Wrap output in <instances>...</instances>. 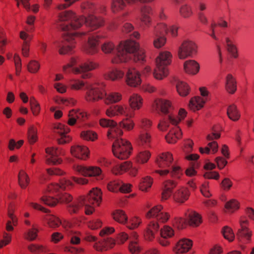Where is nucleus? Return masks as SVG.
Listing matches in <instances>:
<instances>
[{"label":"nucleus","instance_id":"nucleus-24","mask_svg":"<svg viewBox=\"0 0 254 254\" xmlns=\"http://www.w3.org/2000/svg\"><path fill=\"white\" fill-rule=\"evenodd\" d=\"M127 108L121 105H115L108 108L105 114L109 118H113L115 116L125 115L126 113Z\"/></svg>","mask_w":254,"mask_h":254},{"label":"nucleus","instance_id":"nucleus-23","mask_svg":"<svg viewBox=\"0 0 254 254\" xmlns=\"http://www.w3.org/2000/svg\"><path fill=\"white\" fill-rule=\"evenodd\" d=\"M85 17L83 16L77 17L74 16L73 18L71 20L70 25H64L62 27L63 30L69 31L70 29H76L80 28L83 23H85ZM67 32L65 33H66ZM68 33H70L69 32Z\"/></svg>","mask_w":254,"mask_h":254},{"label":"nucleus","instance_id":"nucleus-55","mask_svg":"<svg viewBox=\"0 0 254 254\" xmlns=\"http://www.w3.org/2000/svg\"><path fill=\"white\" fill-rule=\"evenodd\" d=\"M30 104L33 114L34 116H37L40 111V106L39 103L34 97H30Z\"/></svg>","mask_w":254,"mask_h":254},{"label":"nucleus","instance_id":"nucleus-44","mask_svg":"<svg viewBox=\"0 0 254 254\" xmlns=\"http://www.w3.org/2000/svg\"><path fill=\"white\" fill-rule=\"evenodd\" d=\"M123 134V130L119 127L116 126L110 128L107 133V136L109 139H119L118 137L122 136Z\"/></svg>","mask_w":254,"mask_h":254},{"label":"nucleus","instance_id":"nucleus-28","mask_svg":"<svg viewBox=\"0 0 254 254\" xmlns=\"http://www.w3.org/2000/svg\"><path fill=\"white\" fill-rule=\"evenodd\" d=\"M182 132L181 128L177 127L171 129L165 138L169 143H175L182 137Z\"/></svg>","mask_w":254,"mask_h":254},{"label":"nucleus","instance_id":"nucleus-11","mask_svg":"<svg viewBox=\"0 0 254 254\" xmlns=\"http://www.w3.org/2000/svg\"><path fill=\"white\" fill-rule=\"evenodd\" d=\"M53 130L54 132L59 134L61 138L58 139V142L60 144H63L69 142L71 138L66 134L69 132V128L64 125L61 123L56 124L54 125Z\"/></svg>","mask_w":254,"mask_h":254},{"label":"nucleus","instance_id":"nucleus-45","mask_svg":"<svg viewBox=\"0 0 254 254\" xmlns=\"http://www.w3.org/2000/svg\"><path fill=\"white\" fill-rule=\"evenodd\" d=\"M87 84L83 80L79 79H74L71 80L69 83V86L73 90H81Z\"/></svg>","mask_w":254,"mask_h":254},{"label":"nucleus","instance_id":"nucleus-33","mask_svg":"<svg viewBox=\"0 0 254 254\" xmlns=\"http://www.w3.org/2000/svg\"><path fill=\"white\" fill-rule=\"evenodd\" d=\"M205 100L204 98L199 97H194L190 100L189 105V108L190 110L195 111L200 109L204 105Z\"/></svg>","mask_w":254,"mask_h":254},{"label":"nucleus","instance_id":"nucleus-34","mask_svg":"<svg viewBox=\"0 0 254 254\" xmlns=\"http://www.w3.org/2000/svg\"><path fill=\"white\" fill-rule=\"evenodd\" d=\"M18 181L19 185L22 189H26L30 183V178L28 174L23 170L19 172Z\"/></svg>","mask_w":254,"mask_h":254},{"label":"nucleus","instance_id":"nucleus-49","mask_svg":"<svg viewBox=\"0 0 254 254\" xmlns=\"http://www.w3.org/2000/svg\"><path fill=\"white\" fill-rule=\"evenodd\" d=\"M227 50L234 58H237L238 57V51L236 46L234 45L232 42L229 38L226 39Z\"/></svg>","mask_w":254,"mask_h":254},{"label":"nucleus","instance_id":"nucleus-22","mask_svg":"<svg viewBox=\"0 0 254 254\" xmlns=\"http://www.w3.org/2000/svg\"><path fill=\"white\" fill-rule=\"evenodd\" d=\"M99 64L93 62L84 63L80 65L78 67L72 68V71L74 74H81L97 68Z\"/></svg>","mask_w":254,"mask_h":254},{"label":"nucleus","instance_id":"nucleus-5","mask_svg":"<svg viewBox=\"0 0 254 254\" xmlns=\"http://www.w3.org/2000/svg\"><path fill=\"white\" fill-rule=\"evenodd\" d=\"M197 47L191 41L183 42L178 49V55L180 59L184 60L188 57H193L197 53Z\"/></svg>","mask_w":254,"mask_h":254},{"label":"nucleus","instance_id":"nucleus-52","mask_svg":"<svg viewBox=\"0 0 254 254\" xmlns=\"http://www.w3.org/2000/svg\"><path fill=\"white\" fill-rule=\"evenodd\" d=\"M151 156V153L149 151H143L139 152L137 157L136 161L137 162L144 164L146 163Z\"/></svg>","mask_w":254,"mask_h":254},{"label":"nucleus","instance_id":"nucleus-16","mask_svg":"<svg viewBox=\"0 0 254 254\" xmlns=\"http://www.w3.org/2000/svg\"><path fill=\"white\" fill-rule=\"evenodd\" d=\"M99 37L93 35L88 38L87 43L83 47V51L89 55H94L98 52Z\"/></svg>","mask_w":254,"mask_h":254},{"label":"nucleus","instance_id":"nucleus-12","mask_svg":"<svg viewBox=\"0 0 254 254\" xmlns=\"http://www.w3.org/2000/svg\"><path fill=\"white\" fill-rule=\"evenodd\" d=\"M139 19L141 25L144 27H149L152 23L151 15L153 14V9L150 6L144 5L140 8Z\"/></svg>","mask_w":254,"mask_h":254},{"label":"nucleus","instance_id":"nucleus-43","mask_svg":"<svg viewBox=\"0 0 254 254\" xmlns=\"http://www.w3.org/2000/svg\"><path fill=\"white\" fill-rule=\"evenodd\" d=\"M67 234L70 238V243L71 244L78 245L80 243V232L71 230L69 231Z\"/></svg>","mask_w":254,"mask_h":254},{"label":"nucleus","instance_id":"nucleus-35","mask_svg":"<svg viewBox=\"0 0 254 254\" xmlns=\"http://www.w3.org/2000/svg\"><path fill=\"white\" fill-rule=\"evenodd\" d=\"M113 219L117 222L122 224H126L128 220V217L125 212L122 210H116L112 213Z\"/></svg>","mask_w":254,"mask_h":254},{"label":"nucleus","instance_id":"nucleus-14","mask_svg":"<svg viewBox=\"0 0 254 254\" xmlns=\"http://www.w3.org/2000/svg\"><path fill=\"white\" fill-rule=\"evenodd\" d=\"M153 107L163 114H169L174 109L171 101L165 99H156L154 100Z\"/></svg>","mask_w":254,"mask_h":254},{"label":"nucleus","instance_id":"nucleus-56","mask_svg":"<svg viewBox=\"0 0 254 254\" xmlns=\"http://www.w3.org/2000/svg\"><path fill=\"white\" fill-rule=\"evenodd\" d=\"M155 37L153 41V45L156 48H160L163 47L166 42V39L163 35L154 34Z\"/></svg>","mask_w":254,"mask_h":254},{"label":"nucleus","instance_id":"nucleus-6","mask_svg":"<svg viewBox=\"0 0 254 254\" xmlns=\"http://www.w3.org/2000/svg\"><path fill=\"white\" fill-rule=\"evenodd\" d=\"M240 228L238 230L237 237L244 243L251 242L252 231L248 228L249 221L245 217H241L239 221Z\"/></svg>","mask_w":254,"mask_h":254},{"label":"nucleus","instance_id":"nucleus-2","mask_svg":"<svg viewBox=\"0 0 254 254\" xmlns=\"http://www.w3.org/2000/svg\"><path fill=\"white\" fill-rule=\"evenodd\" d=\"M172 56L168 51H163L159 53L156 59V67L153 75L158 80H162L169 74L168 66L171 64Z\"/></svg>","mask_w":254,"mask_h":254},{"label":"nucleus","instance_id":"nucleus-4","mask_svg":"<svg viewBox=\"0 0 254 254\" xmlns=\"http://www.w3.org/2000/svg\"><path fill=\"white\" fill-rule=\"evenodd\" d=\"M187 114V112L185 109H180L178 116L170 115L160 121L158 125V129L161 131H165L170 127V125L177 127V125L185 118Z\"/></svg>","mask_w":254,"mask_h":254},{"label":"nucleus","instance_id":"nucleus-27","mask_svg":"<svg viewBox=\"0 0 254 254\" xmlns=\"http://www.w3.org/2000/svg\"><path fill=\"white\" fill-rule=\"evenodd\" d=\"M199 64L193 60L186 61L184 64L185 71L190 74H196L199 70Z\"/></svg>","mask_w":254,"mask_h":254},{"label":"nucleus","instance_id":"nucleus-54","mask_svg":"<svg viewBox=\"0 0 254 254\" xmlns=\"http://www.w3.org/2000/svg\"><path fill=\"white\" fill-rule=\"evenodd\" d=\"M37 129L32 126L29 127L28 131V139L30 144L34 143L37 140Z\"/></svg>","mask_w":254,"mask_h":254},{"label":"nucleus","instance_id":"nucleus-19","mask_svg":"<svg viewBox=\"0 0 254 254\" xmlns=\"http://www.w3.org/2000/svg\"><path fill=\"white\" fill-rule=\"evenodd\" d=\"M173 161V155L170 152H165L160 154L156 158L155 162L160 168H167L170 167Z\"/></svg>","mask_w":254,"mask_h":254},{"label":"nucleus","instance_id":"nucleus-15","mask_svg":"<svg viewBox=\"0 0 254 254\" xmlns=\"http://www.w3.org/2000/svg\"><path fill=\"white\" fill-rule=\"evenodd\" d=\"M74 170L85 177L99 176L102 172L99 167L94 166L87 167L81 165H77L74 167Z\"/></svg>","mask_w":254,"mask_h":254},{"label":"nucleus","instance_id":"nucleus-8","mask_svg":"<svg viewBox=\"0 0 254 254\" xmlns=\"http://www.w3.org/2000/svg\"><path fill=\"white\" fill-rule=\"evenodd\" d=\"M86 32H82L80 33H69L67 32L64 33V40L68 42H71L70 45H65L60 48L59 52L61 55H64L71 52L72 49L75 47V42H73L76 38L85 35Z\"/></svg>","mask_w":254,"mask_h":254},{"label":"nucleus","instance_id":"nucleus-59","mask_svg":"<svg viewBox=\"0 0 254 254\" xmlns=\"http://www.w3.org/2000/svg\"><path fill=\"white\" fill-rule=\"evenodd\" d=\"M128 249L131 254H138L141 251V248L137 241H130Z\"/></svg>","mask_w":254,"mask_h":254},{"label":"nucleus","instance_id":"nucleus-31","mask_svg":"<svg viewBox=\"0 0 254 254\" xmlns=\"http://www.w3.org/2000/svg\"><path fill=\"white\" fill-rule=\"evenodd\" d=\"M84 205L83 196H81L68 205V211L70 214L78 213Z\"/></svg>","mask_w":254,"mask_h":254},{"label":"nucleus","instance_id":"nucleus-40","mask_svg":"<svg viewBox=\"0 0 254 254\" xmlns=\"http://www.w3.org/2000/svg\"><path fill=\"white\" fill-rule=\"evenodd\" d=\"M202 222L200 215L196 212L193 211L189 213V223L192 226H197Z\"/></svg>","mask_w":254,"mask_h":254},{"label":"nucleus","instance_id":"nucleus-25","mask_svg":"<svg viewBox=\"0 0 254 254\" xmlns=\"http://www.w3.org/2000/svg\"><path fill=\"white\" fill-rule=\"evenodd\" d=\"M237 81L231 74H228L225 77V89L227 93L234 94L237 91Z\"/></svg>","mask_w":254,"mask_h":254},{"label":"nucleus","instance_id":"nucleus-61","mask_svg":"<svg viewBox=\"0 0 254 254\" xmlns=\"http://www.w3.org/2000/svg\"><path fill=\"white\" fill-rule=\"evenodd\" d=\"M80 136L84 140L93 141L97 138V134L92 131L87 130L81 132Z\"/></svg>","mask_w":254,"mask_h":254},{"label":"nucleus","instance_id":"nucleus-30","mask_svg":"<svg viewBox=\"0 0 254 254\" xmlns=\"http://www.w3.org/2000/svg\"><path fill=\"white\" fill-rule=\"evenodd\" d=\"M103 99L106 105L116 103L121 100L122 95L118 92L104 93Z\"/></svg>","mask_w":254,"mask_h":254},{"label":"nucleus","instance_id":"nucleus-18","mask_svg":"<svg viewBox=\"0 0 254 254\" xmlns=\"http://www.w3.org/2000/svg\"><path fill=\"white\" fill-rule=\"evenodd\" d=\"M192 246V241L188 239H182L179 241L173 249L176 254H181L188 252Z\"/></svg>","mask_w":254,"mask_h":254},{"label":"nucleus","instance_id":"nucleus-51","mask_svg":"<svg viewBox=\"0 0 254 254\" xmlns=\"http://www.w3.org/2000/svg\"><path fill=\"white\" fill-rule=\"evenodd\" d=\"M163 206L161 205H158L152 207L147 213L146 217L148 218L151 217L157 218L158 215L162 212Z\"/></svg>","mask_w":254,"mask_h":254},{"label":"nucleus","instance_id":"nucleus-39","mask_svg":"<svg viewBox=\"0 0 254 254\" xmlns=\"http://www.w3.org/2000/svg\"><path fill=\"white\" fill-rule=\"evenodd\" d=\"M177 90L180 96H186L190 92V87L189 85L182 81H178L176 84Z\"/></svg>","mask_w":254,"mask_h":254},{"label":"nucleus","instance_id":"nucleus-10","mask_svg":"<svg viewBox=\"0 0 254 254\" xmlns=\"http://www.w3.org/2000/svg\"><path fill=\"white\" fill-rule=\"evenodd\" d=\"M83 199L85 206H98L102 200L101 190L97 188L92 189Z\"/></svg>","mask_w":254,"mask_h":254},{"label":"nucleus","instance_id":"nucleus-58","mask_svg":"<svg viewBox=\"0 0 254 254\" xmlns=\"http://www.w3.org/2000/svg\"><path fill=\"white\" fill-rule=\"evenodd\" d=\"M122 184V182L120 180L111 181L107 184V189L110 191L118 192Z\"/></svg>","mask_w":254,"mask_h":254},{"label":"nucleus","instance_id":"nucleus-32","mask_svg":"<svg viewBox=\"0 0 254 254\" xmlns=\"http://www.w3.org/2000/svg\"><path fill=\"white\" fill-rule=\"evenodd\" d=\"M143 104V99L138 94H133L129 99V104L130 108L133 110H139Z\"/></svg>","mask_w":254,"mask_h":254},{"label":"nucleus","instance_id":"nucleus-62","mask_svg":"<svg viewBox=\"0 0 254 254\" xmlns=\"http://www.w3.org/2000/svg\"><path fill=\"white\" fill-rule=\"evenodd\" d=\"M99 124L103 127H109L110 128L117 126V123L114 120L105 118L101 119L99 120Z\"/></svg>","mask_w":254,"mask_h":254},{"label":"nucleus","instance_id":"nucleus-1","mask_svg":"<svg viewBox=\"0 0 254 254\" xmlns=\"http://www.w3.org/2000/svg\"><path fill=\"white\" fill-rule=\"evenodd\" d=\"M139 48L138 43L134 41H127L121 42L117 48V53L112 60L113 64L126 62L131 58L132 54Z\"/></svg>","mask_w":254,"mask_h":254},{"label":"nucleus","instance_id":"nucleus-3","mask_svg":"<svg viewBox=\"0 0 254 254\" xmlns=\"http://www.w3.org/2000/svg\"><path fill=\"white\" fill-rule=\"evenodd\" d=\"M132 147L130 143L123 138L116 139L112 145V151L119 159H127L130 155Z\"/></svg>","mask_w":254,"mask_h":254},{"label":"nucleus","instance_id":"nucleus-48","mask_svg":"<svg viewBox=\"0 0 254 254\" xmlns=\"http://www.w3.org/2000/svg\"><path fill=\"white\" fill-rule=\"evenodd\" d=\"M225 207L228 211L234 212L239 209L240 203L237 200L232 199L225 203Z\"/></svg>","mask_w":254,"mask_h":254},{"label":"nucleus","instance_id":"nucleus-26","mask_svg":"<svg viewBox=\"0 0 254 254\" xmlns=\"http://www.w3.org/2000/svg\"><path fill=\"white\" fill-rule=\"evenodd\" d=\"M159 228L158 222H150L146 229L144 237L146 240L151 241L155 238V234L158 231Z\"/></svg>","mask_w":254,"mask_h":254},{"label":"nucleus","instance_id":"nucleus-21","mask_svg":"<svg viewBox=\"0 0 254 254\" xmlns=\"http://www.w3.org/2000/svg\"><path fill=\"white\" fill-rule=\"evenodd\" d=\"M190 195V192L188 189L182 187L174 192L173 197L176 202L182 204L189 199Z\"/></svg>","mask_w":254,"mask_h":254},{"label":"nucleus","instance_id":"nucleus-42","mask_svg":"<svg viewBox=\"0 0 254 254\" xmlns=\"http://www.w3.org/2000/svg\"><path fill=\"white\" fill-rule=\"evenodd\" d=\"M124 76V72L117 69H112L107 74V78L112 80H118Z\"/></svg>","mask_w":254,"mask_h":254},{"label":"nucleus","instance_id":"nucleus-20","mask_svg":"<svg viewBox=\"0 0 254 254\" xmlns=\"http://www.w3.org/2000/svg\"><path fill=\"white\" fill-rule=\"evenodd\" d=\"M86 26L90 28L91 31L95 30L104 24V20L100 17H96L90 14L87 18H85Z\"/></svg>","mask_w":254,"mask_h":254},{"label":"nucleus","instance_id":"nucleus-36","mask_svg":"<svg viewBox=\"0 0 254 254\" xmlns=\"http://www.w3.org/2000/svg\"><path fill=\"white\" fill-rule=\"evenodd\" d=\"M125 0H112L111 3V10L114 13H118L123 10L127 6Z\"/></svg>","mask_w":254,"mask_h":254},{"label":"nucleus","instance_id":"nucleus-38","mask_svg":"<svg viewBox=\"0 0 254 254\" xmlns=\"http://www.w3.org/2000/svg\"><path fill=\"white\" fill-rule=\"evenodd\" d=\"M45 220L50 228H56L62 224V221L59 218L54 215H47L45 217Z\"/></svg>","mask_w":254,"mask_h":254},{"label":"nucleus","instance_id":"nucleus-64","mask_svg":"<svg viewBox=\"0 0 254 254\" xmlns=\"http://www.w3.org/2000/svg\"><path fill=\"white\" fill-rule=\"evenodd\" d=\"M222 233L224 237L229 241H233L235 238V235L232 229L228 226L224 227Z\"/></svg>","mask_w":254,"mask_h":254},{"label":"nucleus","instance_id":"nucleus-60","mask_svg":"<svg viewBox=\"0 0 254 254\" xmlns=\"http://www.w3.org/2000/svg\"><path fill=\"white\" fill-rule=\"evenodd\" d=\"M140 143L143 145H148L151 142V137L148 132H141L139 136Z\"/></svg>","mask_w":254,"mask_h":254},{"label":"nucleus","instance_id":"nucleus-37","mask_svg":"<svg viewBox=\"0 0 254 254\" xmlns=\"http://www.w3.org/2000/svg\"><path fill=\"white\" fill-rule=\"evenodd\" d=\"M227 115L229 118L233 121H237L240 118L241 115L234 104L230 105L227 109Z\"/></svg>","mask_w":254,"mask_h":254},{"label":"nucleus","instance_id":"nucleus-57","mask_svg":"<svg viewBox=\"0 0 254 254\" xmlns=\"http://www.w3.org/2000/svg\"><path fill=\"white\" fill-rule=\"evenodd\" d=\"M169 28L167 25L164 23H158L154 28V34L163 35L164 33H167Z\"/></svg>","mask_w":254,"mask_h":254},{"label":"nucleus","instance_id":"nucleus-29","mask_svg":"<svg viewBox=\"0 0 254 254\" xmlns=\"http://www.w3.org/2000/svg\"><path fill=\"white\" fill-rule=\"evenodd\" d=\"M125 115L127 118L123 119L119 123V126L125 129L127 131H130L134 127V123L133 121L130 120L129 118H133L134 116V113L133 112H126Z\"/></svg>","mask_w":254,"mask_h":254},{"label":"nucleus","instance_id":"nucleus-17","mask_svg":"<svg viewBox=\"0 0 254 254\" xmlns=\"http://www.w3.org/2000/svg\"><path fill=\"white\" fill-rule=\"evenodd\" d=\"M70 153L74 157L86 160L89 157V151L88 148L83 145H75L71 147Z\"/></svg>","mask_w":254,"mask_h":254},{"label":"nucleus","instance_id":"nucleus-41","mask_svg":"<svg viewBox=\"0 0 254 254\" xmlns=\"http://www.w3.org/2000/svg\"><path fill=\"white\" fill-rule=\"evenodd\" d=\"M8 215L11 220H9L7 222L6 225V230L7 231H12L13 230L12 223L13 225L15 226L17 223V219L13 214V208H12V206L9 208Z\"/></svg>","mask_w":254,"mask_h":254},{"label":"nucleus","instance_id":"nucleus-9","mask_svg":"<svg viewBox=\"0 0 254 254\" xmlns=\"http://www.w3.org/2000/svg\"><path fill=\"white\" fill-rule=\"evenodd\" d=\"M46 153L49 156L46 157V163L48 165H58L62 162L59 156L64 155V152L60 148L51 147L46 149Z\"/></svg>","mask_w":254,"mask_h":254},{"label":"nucleus","instance_id":"nucleus-50","mask_svg":"<svg viewBox=\"0 0 254 254\" xmlns=\"http://www.w3.org/2000/svg\"><path fill=\"white\" fill-rule=\"evenodd\" d=\"M179 12L181 16L185 18H189L193 14L191 7L186 4L183 5L180 7Z\"/></svg>","mask_w":254,"mask_h":254},{"label":"nucleus","instance_id":"nucleus-53","mask_svg":"<svg viewBox=\"0 0 254 254\" xmlns=\"http://www.w3.org/2000/svg\"><path fill=\"white\" fill-rule=\"evenodd\" d=\"M174 235V231L171 227L165 225L160 230V236L165 238H171Z\"/></svg>","mask_w":254,"mask_h":254},{"label":"nucleus","instance_id":"nucleus-46","mask_svg":"<svg viewBox=\"0 0 254 254\" xmlns=\"http://www.w3.org/2000/svg\"><path fill=\"white\" fill-rule=\"evenodd\" d=\"M141 219L137 216H133L129 218L126 223L127 227L129 229H134L141 224Z\"/></svg>","mask_w":254,"mask_h":254},{"label":"nucleus","instance_id":"nucleus-47","mask_svg":"<svg viewBox=\"0 0 254 254\" xmlns=\"http://www.w3.org/2000/svg\"><path fill=\"white\" fill-rule=\"evenodd\" d=\"M153 183V179L150 177L147 176L142 178L140 185L139 189L142 191H147L151 187Z\"/></svg>","mask_w":254,"mask_h":254},{"label":"nucleus","instance_id":"nucleus-63","mask_svg":"<svg viewBox=\"0 0 254 254\" xmlns=\"http://www.w3.org/2000/svg\"><path fill=\"white\" fill-rule=\"evenodd\" d=\"M173 226L178 229L184 228L186 225L185 220L182 217H175L172 222Z\"/></svg>","mask_w":254,"mask_h":254},{"label":"nucleus","instance_id":"nucleus-7","mask_svg":"<svg viewBox=\"0 0 254 254\" xmlns=\"http://www.w3.org/2000/svg\"><path fill=\"white\" fill-rule=\"evenodd\" d=\"M84 96L86 101L90 103L98 102L104 98V92L96 84H88Z\"/></svg>","mask_w":254,"mask_h":254},{"label":"nucleus","instance_id":"nucleus-13","mask_svg":"<svg viewBox=\"0 0 254 254\" xmlns=\"http://www.w3.org/2000/svg\"><path fill=\"white\" fill-rule=\"evenodd\" d=\"M126 82L130 87H136L141 83L140 74L134 68L128 69L126 76Z\"/></svg>","mask_w":254,"mask_h":254}]
</instances>
